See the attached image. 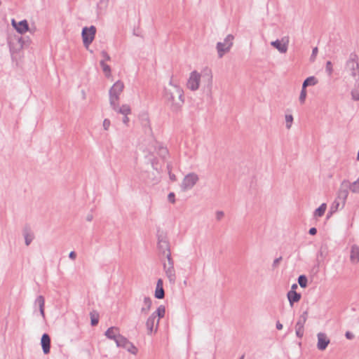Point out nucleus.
I'll use <instances>...</instances> for the list:
<instances>
[{"label":"nucleus","mask_w":359,"mask_h":359,"mask_svg":"<svg viewBox=\"0 0 359 359\" xmlns=\"http://www.w3.org/2000/svg\"><path fill=\"white\" fill-rule=\"evenodd\" d=\"M183 90L179 86H174L172 91L165 89L164 97L170 105V109L174 112L180 110L184 100Z\"/></svg>","instance_id":"nucleus-1"},{"label":"nucleus","mask_w":359,"mask_h":359,"mask_svg":"<svg viewBox=\"0 0 359 359\" xmlns=\"http://www.w3.org/2000/svg\"><path fill=\"white\" fill-rule=\"evenodd\" d=\"M96 27L94 25L90 27H84L81 31V36L83 46L88 48L90 43L93 41L96 34Z\"/></svg>","instance_id":"nucleus-2"},{"label":"nucleus","mask_w":359,"mask_h":359,"mask_svg":"<svg viewBox=\"0 0 359 359\" xmlns=\"http://www.w3.org/2000/svg\"><path fill=\"white\" fill-rule=\"evenodd\" d=\"M157 239V246L160 253L166 255L170 252L169 241L166 234L163 231H158Z\"/></svg>","instance_id":"nucleus-3"},{"label":"nucleus","mask_w":359,"mask_h":359,"mask_svg":"<svg viewBox=\"0 0 359 359\" xmlns=\"http://www.w3.org/2000/svg\"><path fill=\"white\" fill-rule=\"evenodd\" d=\"M116 345L118 348H125L127 351L133 355H137L138 352L137 348L123 335L120 336L119 339L116 341Z\"/></svg>","instance_id":"nucleus-4"},{"label":"nucleus","mask_w":359,"mask_h":359,"mask_svg":"<svg viewBox=\"0 0 359 359\" xmlns=\"http://www.w3.org/2000/svg\"><path fill=\"white\" fill-rule=\"evenodd\" d=\"M350 182L348 180H344L341 183L340 189L338 191V199H341V207L345 205L346 200L348 195V190H350Z\"/></svg>","instance_id":"nucleus-5"},{"label":"nucleus","mask_w":359,"mask_h":359,"mask_svg":"<svg viewBox=\"0 0 359 359\" xmlns=\"http://www.w3.org/2000/svg\"><path fill=\"white\" fill-rule=\"evenodd\" d=\"M198 177L195 173H189L187 175L182 183V188L184 190L191 189L198 182Z\"/></svg>","instance_id":"nucleus-6"},{"label":"nucleus","mask_w":359,"mask_h":359,"mask_svg":"<svg viewBox=\"0 0 359 359\" xmlns=\"http://www.w3.org/2000/svg\"><path fill=\"white\" fill-rule=\"evenodd\" d=\"M201 75L196 72L193 71L187 81V88L191 90H196L199 87Z\"/></svg>","instance_id":"nucleus-7"},{"label":"nucleus","mask_w":359,"mask_h":359,"mask_svg":"<svg viewBox=\"0 0 359 359\" xmlns=\"http://www.w3.org/2000/svg\"><path fill=\"white\" fill-rule=\"evenodd\" d=\"M159 320L154 318V314H151L146 322L147 334H151L153 332H156L158 326Z\"/></svg>","instance_id":"nucleus-8"},{"label":"nucleus","mask_w":359,"mask_h":359,"mask_svg":"<svg viewBox=\"0 0 359 359\" xmlns=\"http://www.w3.org/2000/svg\"><path fill=\"white\" fill-rule=\"evenodd\" d=\"M123 88L124 85L123 82H121V81H117L109 89V97H113L119 99V95L123 91Z\"/></svg>","instance_id":"nucleus-9"},{"label":"nucleus","mask_w":359,"mask_h":359,"mask_svg":"<svg viewBox=\"0 0 359 359\" xmlns=\"http://www.w3.org/2000/svg\"><path fill=\"white\" fill-rule=\"evenodd\" d=\"M11 24L19 34H24L29 29V25L26 20H22L18 22L13 19L11 20Z\"/></svg>","instance_id":"nucleus-10"},{"label":"nucleus","mask_w":359,"mask_h":359,"mask_svg":"<svg viewBox=\"0 0 359 359\" xmlns=\"http://www.w3.org/2000/svg\"><path fill=\"white\" fill-rule=\"evenodd\" d=\"M104 335L109 339L114 340L116 344L117 340L119 339L120 336H122L119 333V328L117 327H109L104 332Z\"/></svg>","instance_id":"nucleus-11"},{"label":"nucleus","mask_w":359,"mask_h":359,"mask_svg":"<svg viewBox=\"0 0 359 359\" xmlns=\"http://www.w3.org/2000/svg\"><path fill=\"white\" fill-rule=\"evenodd\" d=\"M329 343H330V340L327 337L325 334H324L323 332H319L318 334L317 347L319 350H320V351L325 350L327 348Z\"/></svg>","instance_id":"nucleus-12"},{"label":"nucleus","mask_w":359,"mask_h":359,"mask_svg":"<svg viewBox=\"0 0 359 359\" xmlns=\"http://www.w3.org/2000/svg\"><path fill=\"white\" fill-rule=\"evenodd\" d=\"M41 344L44 354L50 353V338L47 333L43 334L41 339Z\"/></svg>","instance_id":"nucleus-13"},{"label":"nucleus","mask_w":359,"mask_h":359,"mask_svg":"<svg viewBox=\"0 0 359 359\" xmlns=\"http://www.w3.org/2000/svg\"><path fill=\"white\" fill-rule=\"evenodd\" d=\"M163 269L166 276L168 277L170 283L174 284L176 280L175 271L174 266H167L165 263L163 264Z\"/></svg>","instance_id":"nucleus-14"},{"label":"nucleus","mask_w":359,"mask_h":359,"mask_svg":"<svg viewBox=\"0 0 359 359\" xmlns=\"http://www.w3.org/2000/svg\"><path fill=\"white\" fill-rule=\"evenodd\" d=\"M154 297L158 299H162L165 297L163 280L159 278L156 283V287L154 292Z\"/></svg>","instance_id":"nucleus-15"},{"label":"nucleus","mask_w":359,"mask_h":359,"mask_svg":"<svg viewBox=\"0 0 359 359\" xmlns=\"http://www.w3.org/2000/svg\"><path fill=\"white\" fill-rule=\"evenodd\" d=\"M348 66L351 69V75L353 77L356 82L359 81V65L358 63L351 61L348 62Z\"/></svg>","instance_id":"nucleus-16"},{"label":"nucleus","mask_w":359,"mask_h":359,"mask_svg":"<svg viewBox=\"0 0 359 359\" xmlns=\"http://www.w3.org/2000/svg\"><path fill=\"white\" fill-rule=\"evenodd\" d=\"M350 261L352 264H358L359 263V247L353 245L351 249Z\"/></svg>","instance_id":"nucleus-17"},{"label":"nucleus","mask_w":359,"mask_h":359,"mask_svg":"<svg viewBox=\"0 0 359 359\" xmlns=\"http://www.w3.org/2000/svg\"><path fill=\"white\" fill-rule=\"evenodd\" d=\"M287 297L290 306H292L294 303L298 302L300 300L302 296L300 293H298L296 291L290 290L287 294Z\"/></svg>","instance_id":"nucleus-18"},{"label":"nucleus","mask_w":359,"mask_h":359,"mask_svg":"<svg viewBox=\"0 0 359 359\" xmlns=\"http://www.w3.org/2000/svg\"><path fill=\"white\" fill-rule=\"evenodd\" d=\"M143 304L144 306L141 308V313L146 315L149 313L151 306V299L149 297L143 296Z\"/></svg>","instance_id":"nucleus-19"},{"label":"nucleus","mask_w":359,"mask_h":359,"mask_svg":"<svg viewBox=\"0 0 359 359\" xmlns=\"http://www.w3.org/2000/svg\"><path fill=\"white\" fill-rule=\"evenodd\" d=\"M271 45L276 48L281 53H285L287 50V45L285 43H282L278 39L272 41L271 43Z\"/></svg>","instance_id":"nucleus-20"},{"label":"nucleus","mask_w":359,"mask_h":359,"mask_svg":"<svg viewBox=\"0 0 359 359\" xmlns=\"http://www.w3.org/2000/svg\"><path fill=\"white\" fill-rule=\"evenodd\" d=\"M34 304L36 306H39V311L41 315L44 317L45 313H44V304H45V299L42 295H39L36 297Z\"/></svg>","instance_id":"nucleus-21"},{"label":"nucleus","mask_w":359,"mask_h":359,"mask_svg":"<svg viewBox=\"0 0 359 359\" xmlns=\"http://www.w3.org/2000/svg\"><path fill=\"white\" fill-rule=\"evenodd\" d=\"M327 209V204L323 203L318 208H316L313 212V217L318 218L322 217Z\"/></svg>","instance_id":"nucleus-22"},{"label":"nucleus","mask_w":359,"mask_h":359,"mask_svg":"<svg viewBox=\"0 0 359 359\" xmlns=\"http://www.w3.org/2000/svg\"><path fill=\"white\" fill-rule=\"evenodd\" d=\"M217 50L219 57H222L226 52H228L230 48H227V45L223 42H218L217 43Z\"/></svg>","instance_id":"nucleus-23"},{"label":"nucleus","mask_w":359,"mask_h":359,"mask_svg":"<svg viewBox=\"0 0 359 359\" xmlns=\"http://www.w3.org/2000/svg\"><path fill=\"white\" fill-rule=\"evenodd\" d=\"M142 126L144 128L146 134L151 133V128L150 127L149 121L147 115H144L142 118Z\"/></svg>","instance_id":"nucleus-24"},{"label":"nucleus","mask_w":359,"mask_h":359,"mask_svg":"<svg viewBox=\"0 0 359 359\" xmlns=\"http://www.w3.org/2000/svg\"><path fill=\"white\" fill-rule=\"evenodd\" d=\"M318 83L317 79L313 76H311L307 77L303 82L302 86L303 88H306L308 86H315Z\"/></svg>","instance_id":"nucleus-25"},{"label":"nucleus","mask_w":359,"mask_h":359,"mask_svg":"<svg viewBox=\"0 0 359 359\" xmlns=\"http://www.w3.org/2000/svg\"><path fill=\"white\" fill-rule=\"evenodd\" d=\"M165 313V306H163V305H160L157 308L156 311L153 312L151 314H154V318H156V319H157V318H158V319L159 320V318H161L164 317Z\"/></svg>","instance_id":"nucleus-26"},{"label":"nucleus","mask_w":359,"mask_h":359,"mask_svg":"<svg viewBox=\"0 0 359 359\" xmlns=\"http://www.w3.org/2000/svg\"><path fill=\"white\" fill-rule=\"evenodd\" d=\"M23 235L25 237V243L26 245H29L32 241L34 239L33 233H30L27 229H25L23 232Z\"/></svg>","instance_id":"nucleus-27"},{"label":"nucleus","mask_w":359,"mask_h":359,"mask_svg":"<svg viewBox=\"0 0 359 359\" xmlns=\"http://www.w3.org/2000/svg\"><path fill=\"white\" fill-rule=\"evenodd\" d=\"M118 113L121 114L123 115L128 116L131 113V109L129 105L123 104L121 107H118L117 111Z\"/></svg>","instance_id":"nucleus-28"},{"label":"nucleus","mask_w":359,"mask_h":359,"mask_svg":"<svg viewBox=\"0 0 359 359\" xmlns=\"http://www.w3.org/2000/svg\"><path fill=\"white\" fill-rule=\"evenodd\" d=\"M90 325L92 326H96L99 323V314L95 311L90 313Z\"/></svg>","instance_id":"nucleus-29"},{"label":"nucleus","mask_w":359,"mask_h":359,"mask_svg":"<svg viewBox=\"0 0 359 359\" xmlns=\"http://www.w3.org/2000/svg\"><path fill=\"white\" fill-rule=\"evenodd\" d=\"M296 335L298 338H302L304 335V327L302 323H297L295 325Z\"/></svg>","instance_id":"nucleus-30"},{"label":"nucleus","mask_w":359,"mask_h":359,"mask_svg":"<svg viewBox=\"0 0 359 359\" xmlns=\"http://www.w3.org/2000/svg\"><path fill=\"white\" fill-rule=\"evenodd\" d=\"M298 283L301 287H302V288L306 287L307 283H308V278H307L306 276L300 275L298 277Z\"/></svg>","instance_id":"nucleus-31"},{"label":"nucleus","mask_w":359,"mask_h":359,"mask_svg":"<svg viewBox=\"0 0 359 359\" xmlns=\"http://www.w3.org/2000/svg\"><path fill=\"white\" fill-rule=\"evenodd\" d=\"M100 65L104 73L106 74V76L110 75L111 67L104 62V60H101L100 62Z\"/></svg>","instance_id":"nucleus-32"},{"label":"nucleus","mask_w":359,"mask_h":359,"mask_svg":"<svg viewBox=\"0 0 359 359\" xmlns=\"http://www.w3.org/2000/svg\"><path fill=\"white\" fill-rule=\"evenodd\" d=\"M234 36L232 34H228L226 38L224 39L223 43H225L227 45V48H231L233 45V40Z\"/></svg>","instance_id":"nucleus-33"},{"label":"nucleus","mask_w":359,"mask_h":359,"mask_svg":"<svg viewBox=\"0 0 359 359\" xmlns=\"http://www.w3.org/2000/svg\"><path fill=\"white\" fill-rule=\"evenodd\" d=\"M337 212V198L333 201L330 210L327 214V219H329L334 213Z\"/></svg>","instance_id":"nucleus-34"},{"label":"nucleus","mask_w":359,"mask_h":359,"mask_svg":"<svg viewBox=\"0 0 359 359\" xmlns=\"http://www.w3.org/2000/svg\"><path fill=\"white\" fill-rule=\"evenodd\" d=\"M349 188L353 193H359V182L355 180L352 183L350 182Z\"/></svg>","instance_id":"nucleus-35"},{"label":"nucleus","mask_w":359,"mask_h":359,"mask_svg":"<svg viewBox=\"0 0 359 359\" xmlns=\"http://www.w3.org/2000/svg\"><path fill=\"white\" fill-rule=\"evenodd\" d=\"M119 99L118 98H115V97H109V103H110V105L111 107V108L114 110V111H117L118 109V101Z\"/></svg>","instance_id":"nucleus-36"},{"label":"nucleus","mask_w":359,"mask_h":359,"mask_svg":"<svg viewBox=\"0 0 359 359\" xmlns=\"http://www.w3.org/2000/svg\"><path fill=\"white\" fill-rule=\"evenodd\" d=\"M158 154L161 158H165V157L168 154V150L167 149L166 147L161 146L158 148Z\"/></svg>","instance_id":"nucleus-37"},{"label":"nucleus","mask_w":359,"mask_h":359,"mask_svg":"<svg viewBox=\"0 0 359 359\" xmlns=\"http://www.w3.org/2000/svg\"><path fill=\"white\" fill-rule=\"evenodd\" d=\"M307 317H308V312L306 311H304L297 323H302V327H304V324L306 321Z\"/></svg>","instance_id":"nucleus-38"},{"label":"nucleus","mask_w":359,"mask_h":359,"mask_svg":"<svg viewBox=\"0 0 359 359\" xmlns=\"http://www.w3.org/2000/svg\"><path fill=\"white\" fill-rule=\"evenodd\" d=\"M332 71V63L330 61H327L325 66V72L329 76H330Z\"/></svg>","instance_id":"nucleus-39"},{"label":"nucleus","mask_w":359,"mask_h":359,"mask_svg":"<svg viewBox=\"0 0 359 359\" xmlns=\"http://www.w3.org/2000/svg\"><path fill=\"white\" fill-rule=\"evenodd\" d=\"M286 128H290L292 123L293 121V116L291 114H287L285 116Z\"/></svg>","instance_id":"nucleus-40"},{"label":"nucleus","mask_w":359,"mask_h":359,"mask_svg":"<svg viewBox=\"0 0 359 359\" xmlns=\"http://www.w3.org/2000/svg\"><path fill=\"white\" fill-rule=\"evenodd\" d=\"M306 97V88H303V86L302 87V90L299 95V102L301 103H304L305 102Z\"/></svg>","instance_id":"nucleus-41"},{"label":"nucleus","mask_w":359,"mask_h":359,"mask_svg":"<svg viewBox=\"0 0 359 359\" xmlns=\"http://www.w3.org/2000/svg\"><path fill=\"white\" fill-rule=\"evenodd\" d=\"M351 97L353 100H359V90L358 88L352 90Z\"/></svg>","instance_id":"nucleus-42"},{"label":"nucleus","mask_w":359,"mask_h":359,"mask_svg":"<svg viewBox=\"0 0 359 359\" xmlns=\"http://www.w3.org/2000/svg\"><path fill=\"white\" fill-rule=\"evenodd\" d=\"M111 122L110 120L108 118H105L103 121V128L105 130H107L110 126Z\"/></svg>","instance_id":"nucleus-43"},{"label":"nucleus","mask_w":359,"mask_h":359,"mask_svg":"<svg viewBox=\"0 0 359 359\" xmlns=\"http://www.w3.org/2000/svg\"><path fill=\"white\" fill-rule=\"evenodd\" d=\"M165 255H166V258L168 259V266H174V262L172 259L171 253L168 252Z\"/></svg>","instance_id":"nucleus-44"},{"label":"nucleus","mask_w":359,"mask_h":359,"mask_svg":"<svg viewBox=\"0 0 359 359\" xmlns=\"http://www.w3.org/2000/svg\"><path fill=\"white\" fill-rule=\"evenodd\" d=\"M224 212L222 210H218L216 212V219L217 220H221L222 218L224 217Z\"/></svg>","instance_id":"nucleus-45"},{"label":"nucleus","mask_w":359,"mask_h":359,"mask_svg":"<svg viewBox=\"0 0 359 359\" xmlns=\"http://www.w3.org/2000/svg\"><path fill=\"white\" fill-rule=\"evenodd\" d=\"M101 54H102V56L104 58L103 60L109 61V60H111V57H110L109 55L105 50H102Z\"/></svg>","instance_id":"nucleus-46"},{"label":"nucleus","mask_w":359,"mask_h":359,"mask_svg":"<svg viewBox=\"0 0 359 359\" xmlns=\"http://www.w3.org/2000/svg\"><path fill=\"white\" fill-rule=\"evenodd\" d=\"M175 195L173 192H170L168 196V199L171 203H175Z\"/></svg>","instance_id":"nucleus-47"},{"label":"nucleus","mask_w":359,"mask_h":359,"mask_svg":"<svg viewBox=\"0 0 359 359\" xmlns=\"http://www.w3.org/2000/svg\"><path fill=\"white\" fill-rule=\"evenodd\" d=\"M282 260V257H279L278 258H276L274 260H273V264H272V266L273 268L276 267L278 266V264L280 263V262Z\"/></svg>","instance_id":"nucleus-48"},{"label":"nucleus","mask_w":359,"mask_h":359,"mask_svg":"<svg viewBox=\"0 0 359 359\" xmlns=\"http://www.w3.org/2000/svg\"><path fill=\"white\" fill-rule=\"evenodd\" d=\"M309 233L312 236L316 235L317 233V229L316 227H311L309 231Z\"/></svg>","instance_id":"nucleus-49"},{"label":"nucleus","mask_w":359,"mask_h":359,"mask_svg":"<svg viewBox=\"0 0 359 359\" xmlns=\"http://www.w3.org/2000/svg\"><path fill=\"white\" fill-rule=\"evenodd\" d=\"M69 259H73V260H74V259H76V252H75L74 251H71V252H69Z\"/></svg>","instance_id":"nucleus-50"},{"label":"nucleus","mask_w":359,"mask_h":359,"mask_svg":"<svg viewBox=\"0 0 359 359\" xmlns=\"http://www.w3.org/2000/svg\"><path fill=\"white\" fill-rule=\"evenodd\" d=\"M317 53H318V48L315 47L312 50V54H311V58L312 59V58L315 57L316 56Z\"/></svg>","instance_id":"nucleus-51"},{"label":"nucleus","mask_w":359,"mask_h":359,"mask_svg":"<svg viewBox=\"0 0 359 359\" xmlns=\"http://www.w3.org/2000/svg\"><path fill=\"white\" fill-rule=\"evenodd\" d=\"M346 337L348 339H352L354 337V335L351 332H346Z\"/></svg>","instance_id":"nucleus-52"},{"label":"nucleus","mask_w":359,"mask_h":359,"mask_svg":"<svg viewBox=\"0 0 359 359\" xmlns=\"http://www.w3.org/2000/svg\"><path fill=\"white\" fill-rule=\"evenodd\" d=\"M276 329L280 330L283 329V324L278 321L276 324Z\"/></svg>","instance_id":"nucleus-53"},{"label":"nucleus","mask_w":359,"mask_h":359,"mask_svg":"<svg viewBox=\"0 0 359 359\" xmlns=\"http://www.w3.org/2000/svg\"><path fill=\"white\" fill-rule=\"evenodd\" d=\"M151 165H152V168L155 170H157V164L156 163V160L154 159L152 161H151Z\"/></svg>","instance_id":"nucleus-54"},{"label":"nucleus","mask_w":359,"mask_h":359,"mask_svg":"<svg viewBox=\"0 0 359 359\" xmlns=\"http://www.w3.org/2000/svg\"><path fill=\"white\" fill-rule=\"evenodd\" d=\"M129 121V118L127 116L124 115L123 118V123L125 124H127Z\"/></svg>","instance_id":"nucleus-55"},{"label":"nucleus","mask_w":359,"mask_h":359,"mask_svg":"<svg viewBox=\"0 0 359 359\" xmlns=\"http://www.w3.org/2000/svg\"><path fill=\"white\" fill-rule=\"evenodd\" d=\"M93 218V215H91V214L90 215H88L87 217H86V219L88 222L92 221Z\"/></svg>","instance_id":"nucleus-56"},{"label":"nucleus","mask_w":359,"mask_h":359,"mask_svg":"<svg viewBox=\"0 0 359 359\" xmlns=\"http://www.w3.org/2000/svg\"><path fill=\"white\" fill-rule=\"evenodd\" d=\"M297 288V285L296 283H294L291 286V290H293V291H295V290Z\"/></svg>","instance_id":"nucleus-57"},{"label":"nucleus","mask_w":359,"mask_h":359,"mask_svg":"<svg viewBox=\"0 0 359 359\" xmlns=\"http://www.w3.org/2000/svg\"><path fill=\"white\" fill-rule=\"evenodd\" d=\"M169 84L174 87V86H177V84H174L172 80L171 79L169 82Z\"/></svg>","instance_id":"nucleus-58"},{"label":"nucleus","mask_w":359,"mask_h":359,"mask_svg":"<svg viewBox=\"0 0 359 359\" xmlns=\"http://www.w3.org/2000/svg\"><path fill=\"white\" fill-rule=\"evenodd\" d=\"M108 1H109V0H100V2L101 4H102V3H107V2H108Z\"/></svg>","instance_id":"nucleus-59"},{"label":"nucleus","mask_w":359,"mask_h":359,"mask_svg":"<svg viewBox=\"0 0 359 359\" xmlns=\"http://www.w3.org/2000/svg\"><path fill=\"white\" fill-rule=\"evenodd\" d=\"M170 177L171 180H175V176L174 175H170Z\"/></svg>","instance_id":"nucleus-60"},{"label":"nucleus","mask_w":359,"mask_h":359,"mask_svg":"<svg viewBox=\"0 0 359 359\" xmlns=\"http://www.w3.org/2000/svg\"><path fill=\"white\" fill-rule=\"evenodd\" d=\"M244 358H245V355H242L239 358V359H244Z\"/></svg>","instance_id":"nucleus-61"},{"label":"nucleus","mask_w":359,"mask_h":359,"mask_svg":"<svg viewBox=\"0 0 359 359\" xmlns=\"http://www.w3.org/2000/svg\"><path fill=\"white\" fill-rule=\"evenodd\" d=\"M134 34L136 36H138L137 32H135V33H134Z\"/></svg>","instance_id":"nucleus-62"},{"label":"nucleus","mask_w":359,"mask_h":359,"mask_svg":"<svg viewBox=\"0 0 359 359\" xmlns=\"http://www.w3.org/2000/svg\"><path fill=\"white\" fill-rule=\"evenodd\" d=\"M134 34L136 36H138L137 32H135V33H134Z\"/></svg>","instance_id":"nucleus-63"},{"label":"nucleus","mask_w":359,"mask_h":359,"mask_svg":"<svg viewBox=\"0 0 359 359\" xmlns=\"http://www.w3.org/2000/svg\"><path fill=\"white\" fill-rule=\"evenodd\" d=\"M356 181L359 182V176H358V178L356 180Z\"/></svg>","instance_id":"nucleus-64"}]
</instances>
